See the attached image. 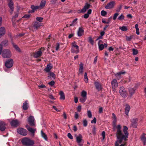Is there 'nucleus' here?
<instances>
[{"mask_svg": "<svg viewBox=\"0 0 146 146\" xmlns=\"http://www.w3.org/2000/svg\"><path fill=\"white\" fill-rule=\"evenodd\" d=\"M119 29L122 31H126L128 29L127 27L125 26H120L119 27Z\"/></svg>", "mask_w": 146, "mask_h": 146, "instance_id": "nucleus-37", "label": "nucleus"}, {"mask_svg": "<svg viewBox=\"0 0 146 146\" xmlns=\"http://www.w3.org/2000/svg\"><path fill=\"white\" fill-rule=\"evenodd\" d=\"M119 15V13H115L113 15V20H115L116 19L117 17Z\"/></svg>", "mask_w": 146, "mask_h": 146, "instance_id": "nucleus-49", "label": "nucleus"}, {"mask_svg": "<svg viewBox=\"0 0 146 146\" xmlns=\"http://www.w3.org/2000/svg\"><path fill=\"white\" fill-rule=\"evenodd\" d=\"M35 119L34 117L32 116H30L28 118V121L29 125L32 126L35 125Z\"/></svg>", "mask_w": 146, "mask_h": 146, "instance_id": "nucleus-9", "label": "nucleus"}, {"mask_svg": "<svg viewBox=\"0 0 146 146\" xmlns=\"http://www.w3.org/2000/svg\"><path fill=\"white\" fill-rule=\"evenodd\" d=\"M90 7V5L86 3L83 9L80 10H79L78 11V13H84L85 12L86 10L89 9Z\"/></svg>", "mask_w": 146, "mask_h": 146, "instance_id": "nucleus-12", "label": "nucleus"}, {"mask_svg": "<svg viewBox=\"0 0 146 146\" xmlns=\"http://www.w3.org/2000/svg\"><path fill=\"white\" fill-rule=\"evenodd\" d=\"M31 8L32 9V11H29V12H34L37 9H39L40 7L38 6H35L34 5H32L31 6Z\"/></svg>", "mask_w": 146, "mask_h": 146, "instance_id": "nucleus-24", "label": "nucleus"}, {"mask_svg": "<svg viewBox=\"0 0 146 146\" xmlns=\"http://www.w3.org/2000/svg\"><path fill=\"white\" fill-rule=\"evenodd\" d=\"M12 44L13 45V46L15 48V49L17 50V51L20 52V50L19 48L18 47V46L16 45L15 44L13 43H12Z\"/></svg>", "mask_w": 146, "mask_h": 146, "instance_id": "nucleus-44", "label": "nucleus"}, {"mask_svg": "<svg viewBox=\"0 0 146 146\" xmlns=\"http://www.w3.org/2000/svg\"><path fill=\"white\" fill-rule=\"evenodd\" d=\"M84 79L85 82L86 83H88V79L87 76V74L85 72L84 74Z\"/></svg>", "mask_w": 146, "mask_h": 146, "instance_id": "nucleus-39", "label": "nucleus"}, {"mask_svg": "<svg viewBox=\"0 0 146 146\" xmlns=\"http://www.w3.org/2000/svg\"><path fill=\"white\" fill-rule=\"evenodd\" d=\"M19 122L17 120H13L11 122V124L12 126L17 127L19 125Z\"/></svg>", "mask_w": 146, "mask_h": 146, "instance_id": "nucleus-17", "label": "nucleus"}, {"mask_svg": "<svg viewBox=\"0 0 146 146\" xmlns=\"http://www.w3.org/2000/svg\"><path fill=\"white\" fill-rule=\"evenodd\" d=\"M125 73V72H120L116 74H115V76L117 78H118V79H120L121 78V75L124 74Z\"/></svg>", "mask_w": 146, "mask_h": 146, "instance_id": "nucleus-28", "label": "nucleus"}, {"mask_svg": "<svg viewBox=\"0 0 146 146\" xmlns=\"http://www.w3.org/2000/svg\"><path fill=\"white\" fill-rule=\"evenodd\" d=\"M112 117L113 118V126L115 127L116 126V124L117 121V117L114 113H112Z\"/></svg>", "mask_w": 146, "mask_h": 146, "instance_id": "nucleus-20", "label": "nucleus"}, {"mask_svg": "<svg viewBox=\"0 0 146 146\" xmlns=\"http://www.w3.org/2000/svg\"><path fill=\"white\" fill-rule=\"evenodd\" d=\"M40 25L41 24L40 23L35 22L34 23L32 26L29 27V29L32 31H34L37 30Z\"/></svg>", "mask_w": 146, "mask_h": 146, "instance_id": "nucleus-5", "label": "nucleus"}, {"mask_svg": "<svg viewBox=\"0 0 146 146\" xmlns=\"http://www.w3.org/2000/svg\"><path fill=\"white\" fill-rule=\"evenodd\" d=\"M67 136L70 139H73V137L70 133H68Z\"/></svg>", "mask_w": 146, "mask_h": 146, "instance_id": "nucleus-55", "label": "nucleus"}, {"mask_svg": "<svg viewBox=\"0 0 146 146\" xmlns=\"http://www.w3.org/2000/svg\"><path fill=\"white\" fill-rule=\"evenodd\" d=\"M21 142L23 145H33L34 144L33 141L27 137L21 140Z\"/></svg>", "mask_w": 146, "mask_h": 146, "instance_id": "nucleus-4", "label": "nucleus"}, {"mask_svg": "<svg viewBox=\"0 0 146 146\" xmlns=\"http://www.w3.org/2000/svg\"><path fill=\"white\" fill-rule=\"evenodd\" d=\"M105 132L104 131H103L102 133V140H103L104 139L105 137Z\"/></svg>", "mask_w": 146, "mask_h": 146, "instance_id": "nucleus-54", "label": "nucleus"}, {"mask_svg": "<svg viewBox=\"0 0 146 146\" xmlns=\"http://www.w3.org/2000/svg\"><path fill=\"white\" fill-rule=\"evenodd\" d=\"M36 20L40 22L42 21V20L43 19V18L42 17H37L36 19Z\"/></svg>", "mask_w": 146, "mask_h": 146, "instance_id": "nucleus-57", "label": "nucleus"}, {"mask_svg": "<svg viewBox=\"0 0 146 146\" xmlns=\"http://www.w3.org/2000/svg\"><path fill=\"white\" fill-rule=\"evenodd\" d=\"M87 114L89 118H91L92 117V114L90 111L88 110L87 112Z\"/></svg>", "mask_w": 146, "mask_h": 146, "instance_id": "nucleus-45", "label": "nucleus"}, {"mask_svg": "<svg viewBox=\"0 0 146 146\" xmlns=\"http://www.w3.org/2000/svg\"><path fill=\"white\" fill-rule=\"evenodd\" d=\"M84 30L82 27H79L77 31V35L78 36H81L84 34Z\"/></svg>", "mask_w": 146, "mask_h": 146, "instance_id": "nucleus-18", "label": "nucleus"}, {"mask_svg": "<svg viewBox=\"0 0 146 146\" xmlns=\"http://www.w3.org/2000/svg\"><path fill=\"white\" fill-rule=\"evenodd\" d=\"M78 116H78V114L76 112L75 113V115H74L75 118L76 119H77L78 118Z\"/></svg>", "mask_w": 146, "mask_h": 146, "instance_id": "nucleus-64", "label": "nucleus"}, {"mask_svg": "<svg viewBox=\"0 0 146 146\" xmlns=\"http://www.w3.org/2000/svg\"><path fill=\"white\" fill-rule=\"evenodd\" d=\"M94 84L96 88L98 91L102 89L101 85L98 82H95Z\"/></svg>", "mask_w": 146, "mask_h": 146, "instance_id": "nucleus-21", "label": "nucleus"}, {"mask_svg": "<svg viewBox=\"0 0 146 146\" xmlns=\"http://www.w3.org/2000/svg\"><path fill=\"white\" fill-rule=\"evenodd\" d=\"M141 141L143 142V145H146V137L145 136V135L143 134L142 135L141 137Z\"/></svg>", "mask_w": 146, "mask_h": 146, "instance_id": "nucleus-29", "label": "nucleus"}, {"mask_svg": "<svg viewBox=\"0 0 146 146\" xmlns=\"http://www.w3.org/2000/svg\"><path fill=\"white\" fill-rule=\"evenodd\" d=\"M8 6L11 11V13H12V11L14 9V5L13 3L11 0H8Z\"/></svg>", "mask_w": 146, "mask_h": 146, "instance_id": "nucleus-15", "label": "nucleus"}, {"mask_svg": "<svg viewBox=\"0 0 146 146\" xmlns=\"http://www.w3.org/2000/svg\"><path fill=\"white\" fill-rule=\"evenodd\" d=\"M60 47V44L59 43H57L56 44V50L57 51H58Z\"/></svg>", "mask_w": 146, "mask_h": 146, "instance_id": "nucleus-56", "label": "nucleus"}, {"mask_svg": "<svg viewBox=\"0 0 146 146\" xmlns=\"http://www.w3.org/2000/svg\"><path fill=\"white\" fill-rule=\"evenodd\" d=\"M117 129V136L118 139L116 142L115 146H124L125 143L121 144L119 145V144H121L122 142H124L123 141H125L127 140V138H128L129 133L127 131L128 127L125 126H123V133L121 130V127L120 125H118L116 127Z\"/></svg>", "mask_w": 146, "mask_h": 146, "instance_id": "nucleus-1", "label": "nucleus"}, {"mask_svg": "<svg viewBox=\"0 0 146 146\" xmlns=\"http://www.w3.org/2000/svg\"><path fill=\"white\" fill-rule=\"evenodd\" d=\"M86 99L87 98L81 96V97L80 98V100L81 102L84 103L86 101Z\"/></svg>", "mask_w": 146, "mask_h": 146, "instance_id": "nucleus-42", "label": "nucleus"}, {"mask_svg": "<svg viewBox=\"0 0 146 146\" xmlns=\"http://www.w3.org/2000/svg\"><path fill=\"white\" fill-rule=\"evenodd\" d=\"M124 16L123 15V14H121L118 17L117 19L118 20H122L124 19Z\"/></svg>", "mask_w": 146, "mask_h": 146, "instance_id": "nucleus-41", "label": "nucleus"}, {"mask_svg": "<svg viewBox=\"0 0 146 146\" xmlns=\"http://www.w3.org/2000/svg\"><path fill=\"white\" fill-rule=\"evenodd\" d=\"M8 45V41L7 40H5L1 42V46H5Z\"/></svg>", "mask_w": 146, "mask_h": 146, "instance_id": "nucleus-35", "label": "nucleus"}, {"mask_svg": "<svg viewBox=\"0 0 146 146\" xmlns=\"http://www.w3.org/2000/svg\"><path fill=\"white\" fill-rule=\"evenodd\" d=\"M99 49L100 50H103L104 47H107L108 46V45L107 44H104V45L102 44H98Z\"/></svg>", "mask_w": 146, "mask_h": 146, "instance_id": "nucleus-25", "label": "nucleus"}, {"mask_svg": "<svg viewBox=\"0 0 146 146\" xmlns=\"http://www.w3.org/2000/svg\"><path fill=\"white\" fill-rule=\"evenodd\" d=\"M83 72V64L82 62H80V68L79 69V74H82Z\"/></svg>", "mask_w": 146, "mask_h": 146, "instance_id": "nucleus-30", "label": "nucleus"}, {"mask_svg": "<svg viewBox=\"0 0 146 146\" xmlns=\"http://www.w3.org/2000/svg\"><path fill=\"white\" fill-rule=\"evenodd\" d=\"M17 132L19 134L24 136L26 135L27 133V130L23 128L18 129Z\"/></svg>", "mask_w": 146, "mask_h": 146, "instance_id": "nucleus-8", "label": "nucleus"}, {"mask_svg": "<svg viewBox=\"0 0 146 146\" xmlns=\"http://www.w3.org/2000/svg\"><path fill=\"white\" fill-rule=\"evenodd\" d=\"M138 119L137 118L133 119L131 120V125L134 128H136L137 125Z\"/></svg>", "mask_w": 146, "mask_h": 146, "instance_id": "nucleus-14", "label": "nucleus"}, {"mask_svg": "<svg viewBox=\"0 0 146 146\" xmlns=\"http://www.w3.org/2000/svg\"><path fill=\"white\" fill-rule=\"evenodd\" d=\"M48 84L50 85L51 86H52L54 85V81L52 80L51 82H49Z\"/></svg>", "mask_w": 146, "mask_h": 146, "instance_id": "nucleus-59", "label": "nucleus"}, {"mask_svg": "<svg viewBox=\"0 0 146 146\" xmlns=\"http://www.w3.org/2000/svg\"><path fill=\"white\" fill-rule=\"evenodd\" d=\"M38 86L40 88H44L46 87L45 85L43 84L38 85Z\"/></svg>", "mask_w": 146, "mask_h": 146, "instance_id": "nucleus-63", "label": "nucleus"}, {"mask_svg": "<svg viewBox=\"0 0 146 146\" xmlns=\"http://www.w3.org/2000/svg\"><path fill=\"white\" fill-rule=\"evenodd\" d=\"M89 41L90 42V44H91L92 45H93L94 44V41L92 40V38L91 37H90L89 38Z\"/></svg>", "mask_w": 146, "mask_h": 146, "instance_id": "nucleus-51", "label": "nucleus"}, {"mask_svg": "<svg viewBox=\"0 0 146 146\" xmlns=\"http://www.w3.org/2000/svg\"><path fill=\"white\" fill-rule=\"evenodd\" d=\"M72 52L78 53L79 52V46L77 45L75 42L72 43Z\"/></svg>", "mask_w": 146, "mask_h": 146, "instance_id": "nucleus-3", "label": "nucleus"}, {"mask_svg": "<svg viewBox=\"0 0 146 146\" xmlns=\"http://www.w3.org/2000/svg\"><path fill=\"white\" fill-rule=\"evenodd\" d=\"M52 66L50 64H48L46 66V67L44 69V70L46 72H50V70L52 68Z\"/></svg>", "mask_w": 146, "mask_h": 146, "instance_id": "nucleus-26", "label": "nucleus"}, {"mask_svg": "<svg viewBox=\"0 0 146 146\" xmlns=\"http://www.w3.org/2000/svg\"><path fill=\"white\" fill-rule=\"evenodd\" d=\"M133 54L134 55L137 54L138 53V50L135 49H133L132 50Z\"/></svg>", "mask_w": 146, "mask_h": 146, "instance_id": "nucleus-46", "label": "nucleus"}, {"mask_svg": "<svg viewBox=\"0 0 146 146\" xmlns=\"http://www.w3.org/2000/svg\"><path fill=\"white\" fill-rule=\"evenodd\" d=\"M41 135L42 137L46 141L47 140V138L46 135L44 133L42 130L41 131Z\"/></svg>", "mask_w": 146, "mask_h": 146, "instance_id": "nucleus-36", "label": "nucleus"}, {"mask_svg": "<svg viewBox=\"0 0 146 146\" xmlns=\"http://www.w3.org/2000/svg\"><path fill=\"white\" fill-rule=\"evenodd\" d=\"M46 4L45 0H42L40 3V5L39 6L40 8H42L44 7Z\"/></svg>", "mask_w": 146, "mask_h": 146, "instance_id": "nucleus-34", "label": "nucleus"}, {"mask_svg": "<svg viewBox=\"0 0 146 146\" xmlns=\"http://www.w3.org/2000/svg\"><path fill=\"white\" fill-rule=\"evenodd\" d=\"M135 92V90L133 88H131L129 89V92L131 95H132Z\"/></svg>", "mask_w": 146, "mask_h": 146, "instance_id": "nucleus-43", "label": "nucleus"}, {"mask_svg": "<svg viewBox=\"0 0 146 146\" xmlns=\"http://www.w3.org/2000/svg\"><path fill=\"white\" fill-rule=\"evenodd\" d=\"M83 125L84 127H86L87 125V121L86 119H84L83 121Z\"/></svg>", "mask_w": 146, "mask_h": 146, "instance_id": "nucleus-50", "label": "nucleus"}, {"mask_svg": "<svg viewBox=\"0 0 146 146\" xmlns=\"http://www.w3.org/2000/svg\"><path fill=\"white\" fill-rule=\"evenodd\" d=\"M96 129L95 127H93V129L92 131V133L93 134H95L96 133Z\"/></svg>", "mask_w": 146, "mask_h": 146, "instance_id": "nucleus-62", "label": "nucleus"}, {"mask_svg": "<svg viewBox=\"0 0 146 146\" xmlns=\"http://www.w3.org/2000/svg\"><path fill=\"white\" fill-rule=\"evenodd\" d=\"M82 107L81 106H79L77 108V110L78 112H80L81 111Z\"/></svg>", "mask_w": 146, "mask_h": 146, "instance_id": "nucleus-58", "label": "nucleus"}, {"mask_svg": "<svg viewBox=\"0 0 146 146\" xmlns=\"http://www.w3.org/2000/svg\"><path fill=\"white\" fill-rule=\"evenodd\" d=\"M77 19H75L73 21L72 23L70 25V26H74L77 23Z\"/></svg>", "mask_w": 146, "mask_h": 146, "instance_id": "nucleus-40", "label": "nucleus"}, {"mask_svg": "<svg viewBox=\"0 0 146 146\" xmlns=\"http://www.w3.org/2000/svg\"><path fill=\"white\" fill-rule=\"evenodd\" d=\"M103 108L102 107H100L99 109V112L100 113H102L103 112Z\"/></svg>", "mask_w": 146, "mask_h": 146, "instance_id": "nucleus-61", "label": "nucleus"}, {"mask_svg": "<svg viewBox=\"0 0 146 146\" xmlns=\"http://www.w3.org/2000/svg\"><path fill=\"white\" fill-rule=\"evenodd\" d=\"M13 61L11 59H9L7 60L5 63V66L7 68H10L13 66Z\"/></svg>", "mask_w": 146, "mask_h": 146, "instance_id": "nucleus-7", "label": "nucleus"}, {"mask_svg": "<svg viewBox=\"0 0 146 146\" xmlns=\"http://www.w3.org/2000/svg\"><path fill=\"white\" fill-rule=\"evenodd\" d=\"M115 3V1H111L105 7L106 9H110L113 8Z\"/></svg>", "mask_w": 146, "mask_h": 146, "instance_id": "nucleus-11", "label": "nucleus"}, {"mask_svg": "<svg viewBox=\"0 0 146 146\" xmlns=\"http://www.w3.org/2000/svg\"><path fill=\"white\" fill-rule=\"evenodd\" d=\"M5 33V30L3 27H1V36L4 35Z\"/></svg>", "mask_w": 146, "mask_h": 146, "instance_id": "nucleus-33", "label": "nucleus"}, {"mask_svg": "<svg viewBox=\"0 0 146 146\" xmlns=\"http://www.w3.org/2000/svg\"><path fill=\"white\" fill-rule=\"evenodd\" d=\"M2 48H1V51ZM1 54L2 56L4 58H8L11 56V53L10 50L9 49H4L2 51H1Z\"/></svg>", "mask_w": 146, "mask_h": 146, "instance_id": "nucleus-2", "label": "nucleus"}, {"mask_svg": "<svg viewBox=\"0 0 146 146\" xmlns=\"http://www.w3.org/2000/svg\"><path fill=\"white\" fill-rule=\"evenodd\" d=\"M28 102L27 101H26L25 102L23 103V109L26 110H27L28 108Z\"/></svg>", "mask_w": 146, "mask_h": 146, "instance_id": "nucleus-31", "label": "nucleus"}, {"mask_svg": "<svg viewBox=\"0 0 146 146\" xmlns=\"http://www.w3.org/2000/svg\"><path fill=\"white\" fill-rule=\"evenodd\" d=\"M82 137L81 134H79L76 136V141L78 143H80L82 140Z\"/></svg>", "mask_w": 146, "mask_h": 146, "instance_id": "nucleus-22", "label": "nucleus"}, {"mask_svg": "<svg viewBox=\"0 0 146 146\" xmlns=\"http://www.w3.org/2000/svg\"><path fill=\"white\" fill-rule=\"evenodd\" d=\"M59 94L60 96V99L61 100H64L65 99V96L62 91H60L59 92Z\"/></svg>", "mask_w": 146, "mask_h": 146, "instance_id": "nucleus-23", "label": "nucleus"}, {"mask_svg": "<svg viewBox=\"0 0 146 146\" xmlns=\"http://www.w3.org/2000/svg\"><path fill=\"white\" fill-rule=\"evenodd\" d=\"M119 92L120 95L122 97L125 98L127 96V93L126 91L125 88L123 86L120 87Z\"/></svg>", "mask_w": 146, "mask_h": 146, "instance_id": "nucleus-6", "label": "nucleus"}, {"mask_svg": "<svg viewBox=\"0 0 146 146\" xmlns=\"http://www.w3.org/2000/svg\"><path fill=\"white\" fill-rule=\"evenodd\" d=\"M18 14H16L15 15V17H13L12 18V22H13V26L15 27V26L14 25L15 24L14 23L15 21V18H16V17H17L18 16Z\"/></svg>", "mask_w": 146, "mask_h": 146, "instance_id": "nucleus-47", "label": "nucleus"}, {"mask_svg": "<svg viewBox=\"0 0 146 146\" xmlns=\"http://www.w3.org/2000/svg\"><path fill=\"white\" fill-rule=\"evenodd\" d=\"M6 124L5 122L2 121H1V131H4L6 128Z\"/></svg>", "mask_w": 146, "mask_h": 146, "instance_id": "nucleus-19", "label": "nucleus"}, {"mask_svg": "<svg viewBox=\"0 0 146 146\" xmlns=\"http://www.w3.org/2000/svg\"><path fill=\"white\" fill-rule=\"evenodd\" d=\"M26 127L28 130L31 133L33 136L34 135V133L36 131V129L35 128H31L28 125H26Z\"/></svg>", "mask_w": 146, "mask_h": 146, "instance_id": "nucleus-16", "label": "nucleus"}, {"mask_svg": "<svg viewBox=\"0 0 146 146\" xmlns=\"http://www.w3.org/2000/svg\"><path fill=\"white\" fill-rule=\"evenodd\" d=\"M96 119L95 117H94L93 119L91 121V123H96Z\"/></svg>", "mask_w": 146, "mask_h": 146, "instance_id": "nucleus-60", "label": "nucleus"}, {"mask_svg": "<svg viewBox=\"0 0 146 146\" xmlns=\"http://www.w3.org/2000/svg\"><path fill=\"white\" fill-rule=\"evenodd\" d=\"M132 36H126V39L127 41H130L132 38Z\"/></svg>", "mask_w": 146, "mask_h": 146, "instance_id": "nucleus-53", "label": "nucleus"}, {"mask_svg": "<svg viewBox=\"0 0 146 146\" xmlns=\"http://www.w3.org/2000/svg\"><path fill=\"white\" fill-rule=\"evenodd\" d=\"M81 96L85 98H87V92L85 91H83L81 93Z\"/></svg>", "mask_w": 146, "mask_h": 146, "instance_id": "nucleus-38", "label": "nucleus"}, {"mask_svg": "<svg viewBox=\"0 0 146 146\" xmlns=\"http://www.w3.org/2000/svg\"><path fill=\"white\" fill-rule=\"evenodd\" d=\"M107 14V13L106 11L104 10L102 11L101 12V15L103 16H105Z\"/></svg>", "mask_w": 146, "mask_h": 146, "instance_id": "nucleus-52", "label": "nucleus"}, {"mask_svg": "<svg viewBox=\"0 0 146 146\" xmlns=\"http://www.w3.org/2000/svg\"><path fill=\"white\" fill-rule=\"evenodd\" d=\"M50 78L52 79H54L55 78V74L53 73H51L50 74Z\"/></svg>", "mask_w": 146, "mask_h": 146, "instance_id": "nucleus-48", "label": "nucleus"}, {"mask_svg": "<svg viewBox=\"0 0 146 146\" xmlns=\"http://www.w3.org/2000/svg\"><path fill=\"white\" fill-rule=\"evenodd\" d=\"M41 54L42 52L41 50H39L35 53L34 56L35 58H37L41 56Z\"/></svg>", "mask_w": 146, "mask_h": 146, "instance_id": "nucleus-27", "label": "nucleus"}, {"mask_svg": "<svg viewBox=\"0 0 146 146\" xmlns=\"http://www.w3.org/2000/svg\"><path fill=\"white\" fill-rule=\"evenodd\" d=\"M92 12V10L91 9H89L88 12L87 13L85 14L84 15V17L85 19L88 18L89 16V15Z\"/></svg>", "mask_w": 146, "mask_h": 146, "instance_id": "nucleus-32", "label": "nucleus"}, {"mask_svg": "<svg viewBox=\"0 0 146 146\" xmlns=\"http://www.w3.org/2000/svg\"><path fill=\"white\" fill-rule=\"evenodd\" d=\"M125 107V113L127 116H128L129 112L130 109V106L128 104H126L124 106Z\"/></svg>", "mask_w": 146, "mask_h": 146, "instance_id": "nucleus-13", "label": "nucleus"}, {"mask_svg": "<svg viewBox=\"0 0 146 146\" xmlns=\"http://www.w3.org/2000/svg\"><path fill=\"white\" fill-rule=\"evenodd\" d=\"M111 84L113 90L115 91V88L118 86L117 80L116 79L113 80L111 82Z\"/></svg>", "mask_w": 146, "mask_h": 146, "instance_id": "nucleus-10", "label": "nucleus"}]
</instances>
